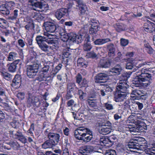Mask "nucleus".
<instances>
[{
	"label": "nucleus",
	"mask_w": 155,
	"mask_h": 155,
	"mask_svg": "<svg viewBox=\"0 0 155 155\" xmlns=\"http://www.w3.org/2000/svg\"><path fill=\"white\" fill-rule=\"evenodd\" d=\"M154 74L155 68L147 69L144 68L140 71H138L137 73V78L133 81V83L137 87H141L145 84L147 86L150 84L151 79V75L150 73Z\"/></svg>",
	"instance_id": "nucleus-1"
},
{
	"label": "nucleus",
	"mask_w": 155,
	"mask_h": 155,
	"mask_svg": "<svg viewBox=\"0 0 155 155\" xmlns=\"http://www.w3.org/2000/svg\"><path fill=\"white\" fill-rule=\"evenodd\" d=\"M137 117L135 114H133L128 117L126 121L127 124L133 123L134 124H128L125 127L127 128V130L129 131L131 133L140 132L144 131V127L140 123V121L136 120Z\"/></svg>",
	"instance_id": "nucleus-2"
},
{
	"label": "nucleus",
	"mask_w": 155,
	"mask_h": 155,
	"mask_svg": "<svg viewBox=\"0 0 155 155\" xmlns=\"http://www.w3.org/2000/svg\"><path fill=\"white\" fill-rule=\"evenodd\" d=\"M74 135L78 140L88 142L92 138V132L88 129L84 127H78L74 131Z\"/></svg>",
	"instance_id": "nucleus-3"
},
{
	"label": "nucleus",
	"mask_w": 155,
	"mask_h": 155,
	"mask_svg": "<svg viewBox=\"0 0 155 155\" xmlns=\"http://www.w3.org/2000/svg\"><path fill=\"white\" fill-rule=\"evenodd\" d=\"M44 36H42L41 35L37 36L36 38V41L39 47L41 50L44 51H47L48 50V46L44 42H47L48 44H50L53 43L52 40H49L52 39V35L51 34H49L47 32H44Z\"/></svg>",
	"instance_id": "nucleus-4"
},
{
	"label": "nucleus",
	"mask_w": 155,
	"mask_h": 155,
	"mask_svg": "<svg viewBox=\"0 0 155 155\" xmlns=\"http://www.w3.org/2000/svg\"><path fill=\"white\" fill-rule=\"evenodd\" d=\"M99 125L101 127L99 128V132L103 135L108 134L113 130L112 124L108 121H106L102 123H100Z\"/></svg>",
	"instance_id": "nucleus-5"
},
{
	"label": "nucleus",
	"mask_w": 155,
	"mask_h": 155,
	"mask_svg": "<svg viewBox=\"0 0 155 155\" xmlns=\"http://www.w3.org/2000/svg\"><path fill=\"white\" fill-rule=\"evenodd\" d=\"M40 64L36 62L26 66L27 74L29 78H33L36 75Z\"/></svg>",
	"instance_id": "nucleus-6"
},
{
	"label": "nucleus",
	"mask_w": 155,
	"mask_h": 155,
	"mask_svg": "<svg viewBox=\"0 0 155 155\" xmlns=\"http://www.w3.org/2000/svg\"><path fill=\"white\" fill-rule=\"evenodd\" d=\"M29 3L32 6L33 9L35 10H37V8L42 9L45 8V10L48 9V6L47 5H43L42 2V0H29Z\"/></svg>",
	"instance_id": "nucleus-7"
},
{
	"label": "nucleus",
	"mask_w": 155,
	"mask_h": 155,
	"mask_svg": "<svg viewBox=\"0 0 155 155\" xmlns=\"http://www.w3.org/2000/svg\"><path fill=\"white\" fill-rule=\"evenodd\" d=\"M140 62V60L138 61L136 60H130V61L127 63L126 65V68L130 70L134 68L135 67H136V68H140L145 64L149 65V64H147V63L145 62L143 63H140L137 65L139 62Z\"/></svg>",
	"instance_id": "nucleus-8"
},
{
	"label": "nucleus",
	"mask_w": 155,
	"mask_h": 155,
	"mask_svg": "<svg viewBox=\"0 0 155 155\" xmlns=\"http://www.w3.org/2000/svg\"><path fill=\"white\" fill-rule=\"evenodd\" d=\"M130 95V96L133 99L145 100L146 98L145 94L140 90H134L132 91Z\"/></svg>",
	"instance_id": "nucleus-9"
},
{
	"label": "nucleus",
	"mask_w": 155,
	"mask_h": 155,
	"mask_svg": "<svg viewBox=\"0 0 155 155\" xmlns=\"http://www.w3.org/2000/svg\"><path fill=\"white\" fill-rule=\"evenodd\" d=\"M85 33H83L82 35H77L75 34H73L69 37V41L71 44L76 42L77 43L81 42L85 37Z\"/></svg>",
	"instance_id": "nucleus-10"
},
{
	"label": "nucleus",
	"mask_w": 155,
	"mask_h": 155,
	"mask_svg": "<svg viewBox=\"0 0 155 155\" xmlns=\"http://www.w3.org/2000/svg\"><path fill=\"white\" fill-rule=\"evenodd\" d=\"M129 92L118 91L115 95L114 100L116 102H121L127 97Z\"/></svg>",
	"instance_id": "nucleus-11"
},
{
	"label": "nucleus",
	"mask_w": 155,
	"mask_h": 155,
	"mask_svg": "<svg viewBox=\"0 0 155 155\" xmlns=\"http://www.w3.org/2000/svg\"><path fill=\"white\" fill-rule=\"evenodd\" d=\"M129 85L126 81L120 80L117 84V91L129 92Z\"/></svg>",
	"instance_id": "nucleus-12"
},
{
	"label": "nucleus",
	"mask_w": 155,
	"mask_h": 155,
	"mask_svg": "<svg viewBox=\"0 0 155 155\" xmlns=\"http://www.w3.org/2000/svg\"><path fill=\"white\" fill-rule=\"evenodd\" d=\"M56 25L57 24L51 22L46 23L45 26L46 32H47L49 34H50L49 33H54L56 29Z\"/></svg>",
	"instance_id": "nucleus-13"
},
{
	"label": "nucleus",
	"mask_w": 155,
	"mask_h": 155,
	"mask_svg": "<svg viewBox=\"0 0 155 155\" xmlns=\"http://www.w3.org/2000/svg\"><path fill=\"white\" fill-rule=\"evenodd\" d=\"M68 12L67 9L62 8L58 10L55 12V17L58 20H60L62 17H64L65 14Z\"/></svg>",
	"instance_id": "nucleus-14"
},
{
	"label": "nucleus",
	"mask_w": 155,
	"mask_h": 155,
	"mask_svg": "<svg viewBox=\"0 0 155 155\" xmlns=\"http://www.w3.org/2000/svg\"><path fill=\"white\" fill-rule=\"evenodd\" d=\"M122 70V68L120 65H117L110 70L109 75L120 74Z\"/></svg>",
	"instance_id": "nucleus-15"
},
{
	"label": "nucleus",
	"mask_w": 155,
	"mask_h": 155,
	"mask_svg": "<svg viewBox=\"0 0 155 155\" xmlns=\"http://www.w3.org/2000/svg\"><path fill=\"white\" fill-rule=\"evenodd\" d=\"M21 82L20 76L18 74H16L15 75L13 80L12 85V87H14L15 88L17 89L20 86Z\"/></svg>",
	"instance_id": "nucleus-16"
},
{
	"label": "nucleus",
	"mask_w": 155,
	"mask_h": 155,
	"mask_svg": "<svg viewBox=\"0 0 155 155\" xmlns=\"http://www.w3.org/2000/svg\"><path fill=\"white\" fill-rule=\"evenodd\" d=\"M108 77V75L105 73H100L95 77V82L97 83H102L106 82L102 80H106Z\"/></svg>",
	"instance_id": "nucleus-17"
},
{
	"label": "nucleus",
	"mask_w": 155,
	"mask_h": 155,
	"mask_svg": "<svg viewBox=\"0 0 155 155\" xmlns=\"http://www.w3.org/2000/svg\"><path fill=\"white\" fill-rule=\"evenodd\" d=\"M84 35H85V37L84 38H85V41L86 42L84 45V49L85 51H89L90 50L92 47L90 41V37L88 34H86Z\"/></svg>",
	"instance_id": "nucleus-18"
},
{
	"label": "nucleus",
	"mask_w": 155,
	"mask_h": 155,
	"mask_svg": "<svg viewBox=\"0 0 155 155\" xmlns=\"http://www.w3.org/2000/svg\"><path fill=\"white\" fill-rule=\"evenodd\" d=\"M153 25H154L153 23L147 20L144 25L143 28L145 31L147 32H152L154 30V28L153 27Z\"/></svg>",
	"instance_id": "nucleus-19"
},
{
	"label": "nucleus",
	"mask_w": 155,
	"mask_h": 155,
	"mask_svg": "<svg viewBox=\"0 0 155 155\" xmlns=\"http://www.w3.org/2000/svg\"><path fill=\"white\" fill-rule=\"evenodd\" d=\"M56 144L55 142L49 139L46 141L42 145V147L45 149L51 148Z\"/></svg>",
	"instance_id": "nucleus-20"
},
{
	"label": "nucleus",
	"mask_w": 155,
	"mask_h": 155,
	"mask_svg": "<svg viewBox=\"0 0 155 155\" xmlns=\"http://www.w3.org/2000/svg\"><path fill=\"white\" fill-rule=\"evenodd\" d=\"M127 146L130 149V151L137 152V150H140L141 147L133 142H130L127 145Z\"/></svg>",
	"instance_id": "nucleus-21"
},
{
	"label": "nucleus",
	"mask_w": 155,
	"mask_h": 155,
	"mask_svg": "<svg viewBox=\"0 0 155 155\" xmlns=\"http://www.w3.org/2000/svg\"><path fill=\"white\" fill-rule=\"evenodd\" d=\"M91 27L89 29V33L91 34L95 33L98 31V25L96 22H92L91 24H89Z\"/></svg>",
	"instance_id": "nucleus-22"
},
{
	"label": "nucleus",
	"mask_w": 155,
	"mask_h": 155,
	"mask_svg": "<svg viewBox=\"0 0 155 155\" xmlns=\"http://www.w3.org/2000/svg\"><path fill=\"white\" fill-rule=\"evenodd\" d=\"M107 48L108 50V56L110 58H113L115 55V51L114 45L110 44L108 46Z\"/></svg>",
	"instance_id": "nucleus-23"
},
{
	"label": "nucleus",
	"mask_w": 155,
	"mask_h": 155,
	"mask_svg": "<svg viewBox=\"0 0 155 155\" xmlns=\"http://www.w3.org/2000/svg\"><path fill=\"white\" fill-rule=\"evenodd\" d=\"M110 62L107 59H102L100 60L99 66L102 68H107L110 66Z\"/></svg>",
	"instance_id": "nucleus-24"
},
{
	"label": "nucleus",
	"mask_w": 155,
	"mask_h": 155,
	"mask_svg": "<svg viewBox=\"0 0 155 155\" xmlns=\"http://www.w3.org/2000/svg\"><path fill=\"white\" fill-rule=\"evenodd\" d=\"M60 35V39L64 42L67 41L69 40V37L67 33L65 32V30L64 29H61V31L59 33Z\"/></svg>",
	"instance_id": "nucleus-25"
},
{
	"label": "nucleus",
	"mask_w": 155,
	"mask_h": 155,
	"mask_svg": "<svg viewBox=\"0 0 155 155\" xmlns=\"http://www.w3.org/2000/svg\"><path fill=\"white\" fill-rule=\"evenodd\" d=\"M110 139L107 138H104L101 139L100 140V143L101 145L105 146L106 147H110L111 144H110Z\"/></svg>",
	"instance_id": "nucleus-26"
},
{
	"label": "nucleus",
	"mask_w": 155,
	"mask_h": 155,
	"mask_svg": "<svg viewBox=\"0 0 155 155\" xmlns=\"http://www.w3.org/2000/svg\"><path fill=\"white\" fill-rule=\"evenodd\" d=\"M48 137L50 139L53 140L54 142L55 141L56 142H58L59 140L60 136L58 134L50 133L48 134Z\"/></svg>",
	"instance_id": "nucleus-27"
},
{
	"label": "nucleus",
	"mask_w": 155,
	"mask_h": 155,
	"mask_svg": "<svg viewBox=\"0 0 155 155\" xmlns=\"http://www.w3.org/2000/svg\"><path fill=\"white\" fill-rule=\"evenodd\" d=\"M155 148V143L149 144V146L148 147L147 149H145L146 153L150 155H153L154 153L152 152V151H154Z\"/></svg>",
	"instance_id": "nucleus-28"
},
{
	"label": "nucleus",
	"mask_w": 155,
	"mask_h": 155,
	"mask_svg": "<svg viewBox=\"0 0 155 155\" xmlns=\"http://www.w3.org/2000/svg\"><path fill=\"white\" fill-rule=\"evenodd\" d=\"M110 41L109 38L97 39L94 41V43L96 45H101L104 44Z\"/></svg>",
	"instance_id": "nucleus-29"
},
{
	"label": "nucleus",
	"mask_w": 155,
	"mask_h": 155,
	"mask_svg": "<svg viewBox=\"0 0 155 155\" xmlns=\"http://www.w3.org/2000/svg\"><path fill=\"white\" fill-rule=\"evenodd\" d=\"M114 27L116 31L118 32H120L121 31L124 30L126 28V26L121 23L116 24L114 25Z\"/></svg>",
	"instance_id": "nucleus-30"
},
{
	"label": "nucleus",
	"mask_w": 155,
	"mask_h": 155,
	"mask_svg": "<svg viewBox=\"0 0 155 155\" xmlns=\"http://www.w3.org/2000/svg\"><path fill=\"white\" fill-rule=\"evenodd\" d=\"M77 64L78 66L86 68L87 63L83 58H80L77 61Z\"/></svg>",
	"instance_id": "nucleus-31"
},
{
	"label": "nucleus",
	"mask_w": 155,
	"mask_h": 155,
	"mask_svg": "<svg viewBox=\"0 0 155 155\" xmlns=\"http://www.w3.org/2000/svg\"><path fill=\"white\" fill-rule=\"evenodd\" d=\"M62 66V65L61 64H59L52 71L51 73V75L53 76L55 75L61 69Z\"/></svg>",
	"instance_id": "nucleus-32"
},
{
	"label": "nucleus",
	"mask_w": 155,
	"mask_h": 155,
	"mask_svg": "<svg viewBox=\"0 0 155 155\" xmlns=\"http://www.w3.org/2000/svg\"><path fill=\"white\" fill-rule=\"evenodd\" d=\"M77 89L74 83H70L67 84V91L69 92H73L74 90Z\"/></svg>",
	"instance_id": "nucleus-33"
},
{
	"label": "nucleus",
	"mask_w": 155,
	"mask_h": 155,
	"mask_svg": "<svg viewBox=\"0 0 155 155\" xmlns=\"http://www.w3.org/2000/svg\"><path fill=\"white\" fill-rule=\"evenodd\" d=\"M78 94L80 100L82 101H84L86 96V93L84 92L81 90H78Z\"/></svg>",
	"instance_id": "nucleus-34"
},
{
	"label": "nucleus",
	"mask_w": 155,
	"mask_h": 155,
	"mask_svg": "<svg viewBox=\"0 0 155 155\" xmlns=\"http://www.w3.org/2000/svg\"><path fill=\"white\" fill-rule=\"evenodd\" d=\"M86 101L89 106L91 107H97V103L95 100L88 99Z\"/></svg>",
	"instance_id": "nucleus-35"
},
{
	"label": "nucleus",
	"mask_w": 155,
	"mask_h": 155,
	"mask_svg": "<svg viewBox=\"0 0 155 155\" xmlns=\"http://www.w3.org/2000/svg\"><path fill=\"white\" fill-rule=\"evenodd\" d=\"M18 62L16 61L10 64V72H14L15 71L17 67L16 64Z\"/></svg>",
	"instance_id": "nucleus-36"
},
{
	"label": "nucleus",
	"mask_w": 155,
	"mask_h": 155,
	"mask_svg": "<svg viewBox=\"0 0 155 155\" xmlns=\"http://www.w3.org/2000/svg\"><path fill=\"white\" fill-rule=\"evenodd\" d=\"M79 9L81 12V14H84L87 10V7L85 4L80 5L79 6Z\"/></svg>",
	"instance_id": "nucleus-37"
},
{
	"label": "nucleus",
	"mask_w": 155,
	"mask_h": 155,
	"mask_svg": "<svg viewBox=\"0 0 155 155\" xmlns=\"http://www.w3.org/2000/svg\"><path fill=\"white\" fill-rule=\"evenodd\" d=\"M51 35H52V39H50L49 40H52L53 41V43L50 44H52L53 45V46H54L55 47V48L56 49H57L58 48V42L56 40H54V37H55V36L53 34H51Z\"/></svg>",
	"instance_id": "nucleus-38"
},
{
	"label": "nucleus",
	"mask_w": 155,
	"mask_h": 155,
	"mask_svg": "<svg viewBox=\"0 0 155 155\" xmlns=\"http://www.w3.org/2000/svg\"><path fill=\"white\" fill-rule=\"evenodd\" d=\"M104 106L105 108L107 110H110L113 109V106L110 102H108L104 103Z\"/></svg>",
	"instance_id": "nucleus-39"
},
{
	"label": "nucleus",
	"mask_w": 155,
	"mask_h": 155,
	"mask_svg": "<svg viewBox=\"0 0 155 155\" xmlns=\"http://www.w3.org/2000/svg\"><path fill=\"white\" fill-rule=\"evenodd\" d=\"M130 102L129 99L126 100L122 104V107L124 108H129L130 107Z\"/></svg>",
	"instance_id": "nucleus-40"
},
{
	"label": "nucleus",
	"mask_w": 155,
	"mask_h": 155,
	"mask_svg": "<svg viewBox=\"0 0 155 155\" xmlns=\"http://www.w3.org/2000/svg\"><path fill=\"white\" fill-rule=\"evenodd\" d=\"M87 81L85 78H84L80 82V84L78 85L81 87H87Z\"/></svg>",
	"instance_id": "nucleus-41"
},
{
	"label": "nucleus",
	"mask_w": 155,
	"mask_h": 155,
	"mask_svg": "<svg viewBox=\"0 0 155 155\" xmlns=\"http://www.w3.org/2000/svg\"><path fill=\"white\" fill-rule=\"evenodd\" d=\"M34 24L32 23H30L25 26L26 29L28 30H32L34 29Z\"/></svg>",
	"instance_id": "nucleus-42"
},
{
	"label": "nucleus",
	"mask_w": 155,
	"mask_h": 155,
	"mask_svg": "<svg viewBox=\"0 0 155 155\" xmlns=\"http://www.w3.org/2000/svg\"><path fill=\"white\" fill-rule=\"evenodd\" d=\"M17 54L15 52H10V61L15 60L18 61V60L16 59L17 57Z\"/></svg>",
	"instance_id": "nucleus-43"
},
{
	"label": "nucleus",
	"mask_w": 155,
	"mask_h": 155,
	"mask_svg": "<svg viewBox=\"0 0 155 155\" xmlns=\"http://www.w3.org/2000/svg\"><path fill=\"white\" fill-rule=\"evenodd\" d=\"M76 82L78 84H80V82L82 80V78L81 74H78L76 76Z\"/></svg>",
	"instance_id": "nucleus-44"
},
{
	"label": "nucleus",
	"mask_w": 155,
	"mask_h": 155,
	"mask_svg": "<svg viewBox=\"0 0 155 155\" xmlns=\"http://www.w3.org/2000/svg\"><path fill=\"white\" fill-rule=\"evenodd\" d=\"M105 155H116V154L115 150H107Z\"/></svg>",
	"instance_id": "nucleus-45"
},
{
	"label": "nucleus",
	"mask_w": 155,
	"mask_h": 155,
	"mask_svg": "<svg viewBox=\"0 0 155 155\" xmlns=\"http://www.w3.org/2000/svg\"><path fill=\"white\" fill-rule=\"evenodd\" d=\"M70 54L69 48H67L66 50H64L63 52V55L64 57L66 58H68Z\"/></svg>",
	"instance_id": "nucleus-46"
},
{
	"label": "nucleus",
	"mask_w": 155,
	"mask_h": 155,
	"mask_svg": "<svg viewBox=\"0 0 155 155\" xmlns=\"http://www.w3.org/2000/svg\"><path fill=\"white\" fill-rule=\"evenodd\" d=\"M128 41L127 39L122 38L120 40V44L122 46H125L128 44Z\"/></svg>",
	"instance_id": "nucleus-47"
},
{
	"label": "nucleus",
	"mask_w": 155,
	"mask_h": 155,
	"mask_svg": "<svg viewBox=\"0 0 155 155\" xmlns=\"http://www.w3.org/2000/svg\"><path fill=\"white\" fill-rule=\"evenodd\" d=\"M93 153L97 152L102 153L103 152V151L101 148L99 147L98 146L95 147H93Z\"/></svg>",
	"instance_id": "nucleus-48"
},
{
	"label": "nucleus",
	"mask_w": 155,
	"mask_h": 155,
	"mask_svg": "<svg viewBox=\"0 0 155 155\" xmlns=\"http://www.w3.org/2000/svg\"><path fill=\"white\" fill-rule=\"evenodd\" d=\"M17 97L20 100H23L25 97V94L24 92H20L18 93Z\"/></svg>",
	"instance_id": "nucleus-49"
},
{
	"label": "nucleus",
	"mask_w": 155,
	"mask_h": 155,
	"mask_svg": "<svg viewBox=\"0 0 155 155\" xmlns=\"http://www.w3.org/2000/svg\"><path fill=\"white\" fill-rule=\"evenodd\" d=\"M86 150L87 151L88 154L93 153V147L92 146H87L85 147Z\"/></svg>",
	"instance_id": "nucleus-50"
},
{
	"label": "nucleus",
	"mask_w": 155,
	"mask_h": 155,
	"mask_svg": "<svg viewBox=\"0 0 155 155\" xmlns=\"http://www.w3.org/2000/svg\"><path fill=\"white\" fill-rule=\"evenodd\" d=\"M1 74L4 78L7 80H8L10 78V74L7 72L2 73Z\"/></svg>",
	"instance_id": "nucleus-51"
},
{
	"label": "nucleus",
	"mask_w": 155,
	"mask_h": 155,
	"mask_svg": "<svg viewBox=\"0 0 155 155\" xmlns=\"http://www.w3.org/2000/svg\"><path fill=\"white\" fill-rule=\"evenodd\" d=\"M89 57L94 58L96 57L97 54L94 52L91 51V52L88 53L87 55Z\"/></svg>",
	"instance_id": "nucleus-52"
},
{
	"label": "nucleus",
	"mask_w": 155,
	"mask_h": 155,
	"mask_svg": "<svg viewBox=\"0 0 155 155\" xmlns=\"http://www.w3.org/2000/svg\"><path fill=\"white\" fill-rule=\"evenodd\" d=\"M18 139L22 143H25L27 142L26 139L23 136V135H22L21 137L20 136Z\"/></svg>",
	"instance_id": "nucleus-53"
},
{
	"label": "nucleus",
	"mask_w": 155,
	"mask_h": 155,
	"mask_svg": "<svg viewBox=\"0 0 155 155\" xmlns=\"http://www.w3.org/2000/svg\"><path fill=\"white\" fill-rule=\"evenodd\" d=\"M72 113L73 114V117L74 119L79 120H82V118H81L80 116L79 117L77 116V114H76V112H72Z\"/></svg>",
	"instance_id": "nucleus-54"
},
{
	"label": "nucleus",
	"mask_w": 155,
	"mask_h": 155,
	"mask_svg": "<svg viewBox=\"0 0 155 155\" xmlns=\"http://www.w3.org/2000/svg\"><path fill=\"white\" fill-rule=\"evenodd\" d=\"M45 78V75L44 73L42 72H40L39 76L38 78V80L40 81H43L44 80V78Z\"/></svg>",
	"instance_id": "nucleus-55"
},
{
	"label": "nucleus",
	"mask_w": 155,
	"mask_h": 155,
	"mask_svg": "<svg viewBox=\"0 0 155 155\" xmlns=\"http://www.w3.org/2000/svg\"><path fill=\"white\" fill-rule=\"evenodd\" d=\"M49 68V66L48 65L45 66L42 68L41 72L43 73L47 72L48 71Z\"/></svg>",
	"instance_id": "nucleus-56"
},
{
	"label": "nucleus",
	"mask_w": 155,
	"mask_h": 155,
	"mask_svg": "<svg viewBox=\"0 0 155 155\" xmlns=\"http://www.w3.org/2000/svg\"><path fill=\"white\" fill-rule=\"evenodd\" d=\"M1 7H0V10L2 11H6V12L5 13L6 14H9L10 13V11H9V7H5L3 8V9H1Z\"/></svg>",
	"instance_id": "nucleus-57"
},
{
	"label": "nucleus",
	"mask_w": 155,
	"mask_h": 155,
	"mask_svg": "<svg viewBox=\"0 0 155 155\" xmlns=\"http://www.w3.org/2000/svg\"><path fill=\"white\" fill-rule=\"evenodd\" d=\"M114 117L115 120H117L120 119L122 116L120 114H114Z\"/></svg>",
	"instance_id": "nucleus-58"
},
{
	"label": "nucleus",
	"mask_w": 155,
	"mask_h": 155,
	"mask_svg": "<svg viewBox=\"0 0 155 155\" xmlns=\"http://www.w3.org/2000/svg\"><path fill=\"white\" fill-rule=\"evenodd\" d=\"M70 132L69 129L68 127H66L64 128L63 130V132L64 135L68 136Z\"/></svg>",
	"instance_id": "nucleus-59"
},
{
	"label": "nucleus",
	"mask_w": 155,
	"mask_h": 155,
	"mask_svg": "<svg viewBox=\"0 0 155 155\" xmlns=\"http://www.w3.org/2000/svg\"><path fill=\"white\" fill-rule=\"evenodd\" d=\"M18 43L19 45L22 48H23L25 45L24 41L21 39H19L18 40Z\"/></svg>",
	"instance_id": "nucleus-60"
},
{
	"label": "nucleus",
	"mask_w": 155,
	"mask_h": 155,
	"mask_svg": "<svg viewBox=\"0 0 155 155\" xmlns=\"http://www.w3.org/2000/svg\"><path fill=\"white\" fill-rule=\"evenodd\" d=\"M71 92H69L68 91L66 97V99L67 100H68L72 98L73 95L71 94Z\"/></svg>",
	"instance_id": "nucleus-61"
},
{
	"label": "nucleus",
	"mask_w": 155,
	"mask_h": 155,
	"mask_svg": "<svg viewBox=\"0 0 155 155\" xmlns=\"http://www.w3.org/2000/svg\"><path fill=\"white\" fill-rule=\"evenodd\" d=\"M109 138L110 139V143H112L114 142V141H116L117 140V138L114 135H112L110 136Z\"/></svg>",
	"instance_id": "nucleus-62"
},
{
	"label": "nucleus",
	"mask_w": 155,
	"mask_h": 155,
	"mask_svg": "<svg viewBox=\"0 0 155 155\" xmlns=\"http://www.w3.org/2000/svg\"><path fill=\"white\" fill-rule=\"evenodd\" d=\"M2 21L3 23V25L4 26V28H6L7 27H9L8 23L5 20L2 19Z\"/></svg>",
	"instance_id": "nucleus-63"
},
{
	"label": "nucleus",
	"mask_w": 155,
	"mask_h": 155,
	"mask_svg": "<svg viewBox=\"0 0 155 155\" xmlns=\"http://www.w3.org/2000/svg\"><path fill=\"white\" fill-rule=\"evenodd\" d=\"M80 153L81 154H82V155H87L88 154L87 151V150H86V149L85 147L83 150H82L81 151Z\"/></svg>",
	"instance_id": "nucleus-64"
}]
</instances>
